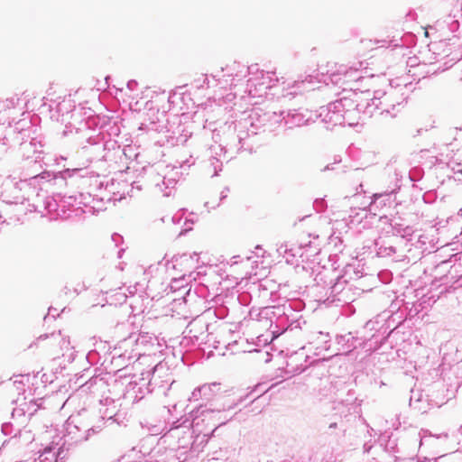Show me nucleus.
I'll return each instance as SVG.
<instances>
[{"label": "nucleus", "mask_w": 462, "mask_h": 462, "mask_svg": "<svg viewBox=\"0 0 462 462\" xmlns=\"http://www.w3.org/2000/svg\"><path fill=\"white\" fill-rule=\"evenodd\" d=\"M405 98L399 91L391 88L387 92L377 90L372 98H361L360 94L353 93L351 97H343L319 110V117L327 125V128L336 125H357L371 118L376 111L379 115L396 116L399 107Z\"/></svg>", "instance_id": "nucleus-1"}, {"label": "nucleus", "mask_w": 462, "mask_h": 462, "mask_svg": "<svg viewBox=\"0 0 462 462\" xmlns=\"http://www.w3.org/2000/svg\"><path fill=\"white\" fill-rule=\"evenodd\" d=\"M282 118L275 112H262L259 109H254L245 118L241 119L237 125L231 123L226 125L224 131L225 145L218 144L221 152L226 149H236L243 147L242 142L246 136L257 134L258 132H273L281 125Z\"/></svg>", "instance_id": "nucleus-2"}, {"label": "nucleus", "mask_w": 462, "mask_h": 462, "mask_svg": "<svg viewBox=\"0 0 462 462\" xmlns=\"http://www.w3.org/2000/svg\"><path fill=\"white\" fill-rule=\"evenodd\" d=\"M226 409L225 407L221 409H211V408H206L202 405L197 408L196 411H192V428L194 429V431H199V427L200 425V422H203L204 420H211L213 430L210 434L204 433L202 436L201 443L207 444L208 442L209 438L213 435V433L216 431V430L226 424V422L228 420L226 417L222 416V411H226Z\"/></svg>", "instance_id": "nucleus-3"}, {"label": "nucleus", "mask_w": 462, "mask_h": 462, "mask_svg": "<svg viewBox=\"0 0 462 462\" xmlns=\"http://www.w3.org/2000/svg\"><path fill=\"white\" fill-rule=\"evenodd\" d=\"M152 370L143 372L139 376L134 375L133 379L126 384L124 397L132 402H137L142 400L146 393H150L151 375L155 372Z\"/></svg>", "instance_id": "nucleus-4"}, {"label": "nucleus", "mask_w": 462, "mask_h": 462, "mask_svg": "<svg viewBox=\"0 0 462 462\" xmlns=\"http://www.w3.org/2000/svg\"><path fill=\"white\" fill-rule=\"evenodd\" d=\"M248 72L254 75L247 80L246 90L252 97H260L273 86L272 72L259 70L256 65L248 67Z\"/></svg>", "instance_id": "nucleus-5"}, {"label": "nucleus", "mask_w": 462, "mask_h": 462, "mask_svg": "<svg viewBox=\"0 0 462 462\" xmlns=\"http://www.w3.org/2000/svg\"><path fill=\"white\" fill-rule=\"evenodd\" d=\"M156 338L150 336L148 333H139L137 335H130L127 338L122 341L125 346L134 345L133 356H141L150 354L155 345Z\"/></svg>", "instance_id": "nucleus-6"}, {"label": "nucleus", "mask_w": 462, "mask_h": 462, "mask_svg": "<svg viewBox=\"0 0 462 462\" xmlns=\"http://www.w3.org/2000/svg\"><path fill=\"white\" fill-rule=\"evenodd\" d=\"M180 172L175 167L164 166L154 179L155 186L163 192L164 196H170L179 179Z\"/></svg>", "instance_id": "nucleus-7"}, {"label": "nucleus", "mask_w": 462, "mask_h": 462, "mask_svg": "<svg viewBox=\"0 0 462 462\" xmlns=\"http://www.w3.org/2000/svg\"><path fill=\"white\" fill-rule=\"evenodd\" d=\"M363 79L361 71L353 67L341 65L338 69L331 74V81L335 84L341 85L344 88H353V83Z\"/></svg>", "instance_id": "nucleus-8"}, {"label": "nucleus", "mask_w": 462, "mask_h": 462, "mask_svg": "<svg viewBox=\"0 0 462 462\" xmlns=\"http://www.w3.org/2000/svg\"><path fill=\"white\" fill-rule=\"evenodd\" d=\"M38 454V457L35 459L36 462H59L66 457L63 445H60L58 442H52L46 446Z\"/></svg>", "instance_id": "nucleus-9"}, {"label": "nucleus", "mask_w": 462, "mask_h": 462, "mask_svg": "<svg viewBox=\"0 0 462 462\" xmlns=\"http://www.w3.org/2000/svg\"><path fill=\"white\" fill-rule=\"evenodd\" d=\"M94 433H96L94 428L81 430L77 425L69 422L67 426V435L65 436L66 439L62 445L64 446L66 442L69 444H78L87 441L90 435Z\"/></svg>", "instance_id": "nucleus-10"}, {"label": "nucleus", "mask_w": 462, "mask_h": 462, "mask_svg": "<svg viewBox=\"0 0 462 462\" xmlns=\"http://www.w3.org/2000/svg\"><path fill=\"white\" fill-rule=\"evenodd\" d=\"M23 406H27V410L23 407H15L12 412L13 420L21 424L32 418L40 408V404H38L36 401L31 400L29 402H23Z\"/></svg>", "instance_id": "nucleus-11"}, {"label": "nucleus", "mask_w": 462, "mask_h": 462, "mask_svg": "<svg viewBox=\"0 0 462 462\" xmlns=\"http://www.w3.org/2000/svg\"><path fill=\"white\" fill-rule=\"evenodd\" d=\"M278 116H281L282 122H284V125L290 128L303 125L310 120V116H307L299 110L283 111L278 114Z\"/></svg>", "instance_id": "nucleus-12"}, {"label": "nucleus", "mask_w": 462, "mask_h": 462, "mask_svg": "<svg viewBox=\"0 0 462 462\" xmlns=\"http://www.w3.org/2000/svg\"><path fill=\"white\" fill-rule=\"evenodd\" d=\"M38 145L41 147L40 143L34 140L30 142H23L20 144V152L25 159H32L34 162H36L40 158L39 154L41 153V151L38 150Z\"/></svg>", "instance_id": "nucleus-13"}, {"label": "nucleus", "mask_w": 462, "mask_h": 462, "mask_svg": "<svg viewBox=\"0 0 462 462\" xmlns=\"http://www.w3.org/2000/svg\"><path fill=\"white\" fill-rule=\"evenodd\" d=\"M312 340L310 341V345H316V355H319L321 350H328L329 348V335L321 331L316 332L311 336Z\"/></svg>", "instance_id": "nucleus-14"}, {"label": "nucleus", "mask_w": 462, "mask_h": 462, "mask_svg": "<svg viewBox=\"0 0 462 462\" xmlns=\"http://www.w3.org/2000/svg\"><path fill=\"white\" fill-rule=\"evenodd\" d=\"M356 339L351 333L337 337V342L341 346L338 350L345 353H349L356 347Z\"/></svg>", "instance_id": "nucleus-15"}, {"label": "nucleus", "mask_w": 462, "mask_h": 462, "mask_svg": "<svg viewBox=\"0 0 462 462\" xmlns=\"http://www.w3.org/2000/svg\"><path fill=\"white\" fill-rule=\"evenodd\" d=\"M203 399L209 401L211 400L220 390V384L218 383H206L201 385Z\"/></svg>", "instance_id": "nucleus-16"}, {"label": "nucleus", "mask_w": 462, "mask_h": 462, "mask_svg": "<svg viewBox=\"0 0 462 462\" xmlns=\"http://www.w3.org/2000/svg\"><path fill=\"white\" fill-rule=\"evenodd\" d=\"M19 99L17 97H10L5 100H0V113L3 110L14 108L16 106Z\"/></svg>", "instance_id": "nucleus-17"}, {"label": "nucleus", "mask_w": 462, "mask_h": 462, "mask_svg": "<svg viewBox=\"0 0 462 462\" xmlns=\"http://www.w3.org/2000/svg\"><path fill=\"white\" fill-rule=\"evenodd\" d=\"M393 227L396 231V233L402 236H408L411 232V229L409 226L402 228V226L399 224L393 225Z\"/></svg>", "instance_id": "nucleus-18"}, {"label": "nucleus", "mask_w": 462, "mask_h": 462, "mask_svg": "<svg viewBox=\"0 0 462 462\" xmlns=\"http://www.w3.org/2000/svg\"><path fill=\"white\" fill-rule=\"evenodd\" d=\"M56 208H57L56 201L51 198H46V199L44 201V208L47 211L51 212V211H55Z\"/></svg>", "instance_id": "nucleus-19"}, {"label": "nucleus", "mask_w": 462, "mask_h": 462, "mask_svg": "<svg viewBox=\"0 0 462 462\" xmlns=\"http://www.w3.org/2000/svg\"><path fill=\"white\" fill-rule=\"evenodd\" d=\"M211 165L213 166L214 171H215L213 176L217 175V172L222 170L221 160L219 158L213 157Z\"/></svg>", "instance_id": "nucleus-20"}, {"label": "nucleus", "mask_w": 462, "mask_h": 462, "mask_svg": "<svg viewBox=\"0 0 462 462\" xmlns=\"http://www.w3.org/2000/svg\"><path fill=\"white\" fill-rule=\"evenodd\" d=\"M199 399H203L201 386L197 387L191 393V396L189 397V401H199Z\"/></svg>", "instance_id": "nucleus-21"}, {"label": "nucleus", "mask_w": 462, "mask_h": 462, "mask_svg": "<svg viewBox=\"0 0 462 462\" xmlns=\"http://www.w3.org/2000/svg\"><path fill=\"white\" fill-rule=\"evenodd\" d=\"M411 393H412V395L411 396V399H410V405L413 406L415 409L422 410V407L417 405V403L421 401L420 398V397L416 398L414 396V392H411Z\"/></svg>", "instance_id": "nucleus-22"}, {"label": "nucleus", "mask_w": 462, "mask_h": 462, "mask_svg": "<svg viewBox=\"0 0 462 462\" xmlns=\"http://www.w3.org/2000/svg\"><path fill=\"white\" fill-rule=\"evenodd\" d=\"M341 286H342V282L338 281L332 287V292H338L341 290Z\"/></svg>", "instance_id": "nucleus-23"}, {"label": "nucleus", "mask_w": 462, "mask_h": 462, "mask_svg": "<svg viewBox=\"0 0 462 462\" xmlns=\"http://www.w3.org/2000/svg\"><path fill=\"white\" fill-rule=\"evenodd\" d=\"M137 86V82L135 80H129L127 82V88L130 89V90H134L135 88V87Z\"/></svg>", "instance_id": "nucleus-24"}, {"label": "nucleus", "mask_w": 462, "mask_h": 462, "mask_svg": "<svg viewBox=\"0 0 462 462\" xmlns=\"http://www.w3.org/2000/svg\"><path fill=\"white\" fill-rule=\"evenodd\" d=\"M219 132L220 131H217V130H214L213 132V135H212V138L215 140L216 143L218 142V137H219ZM222 140L219 139V142H221Z\"/></svg>", "instance_id": "nucleus-25"}, {"label": "nucleus", "mask_w": 462, "mask_h": 462, "mask_svg": "<svg viewBox=\"0 0 462 462\" xmlns=\"http://www.w3.org/2000/svg\"><path fill=\"white\" fill-rule=\"evenodd\" d=\"M178 430H179V426H176L175 428L171 429L169 432L171 436H175Z\"/></svg>", "instance_id": "nucleus-26"}, {"label": "nucleus", "mask_w": 462, "mask_h": 462, "mask_svg": "<svg viewBox=\"0 0 462 462\" xmlns=\"http://www.w3.org/2000/svg\"><path fill=\"white\" fill-rule=\"evenodd\" d=\"M379 197H381V195H380V194H374V196H373V199H373V201H372V202H374V201L375 199H377Z\"/></svg>", "instance_id": "nucleus-27"}, {"label": "nucleus", "mask_w": 462, "mask_h": 462, "mask_svg": "<svg viewBox=\"0 0 462 462\" xmlns=\"http://www.w3.org/2000/svg\"><path fill=\"white\" fill-rule=\"evenodd\" d=\"M388 249L390 253H388L387 254H390L391 253H395V249L393 246H390Z\"/></svg>", "instance_id": "nucleus-28"}, {"label": "nucleus", "mask_w": 462, "mask_h": 462, "mask_svg": "<svg viewBox=\"0 0 462 462\" xmlns=\"http://www.w3.org/2000/svg\"><path fill=\"white\" fill-rule=\"evenodd\" d=\"M328 170H333V168H332V167H330V165H327V166L323 169V171H328Z\"/></svg>", "instance_id": "nucleus-29"}, {"label": "nucleus", "mask_w": 462, "mask_h": 462, "mask_svg": "<svg viewBox=\"0 0 462 462\" xmlns=\"http://www.w3.org/2000/svg\"><path fill=\"white\" fill-rule=\"evenodd\" d=\"M21 184H22V186H23V187L28 188L29 189H31V187H29V185H28L26 182H22Z\"/></svg>", "instance_id": "nucleus-30"}, {"label": "nucleus", "mask_w": 462, "mask_h": 462, "mask_svg": "<svg viewBox=\"0 0 462 462\" xmlns=\"http://www.w3.org/2000/svg\"><path fill=\"white\" fill-rule=\"evenodd\" d=\"M226 197V193H225L224 191H222L221 193V199H225Z\"/></svg>", "instance_id": "nucleus-31"}, {"label": "nucleus", "mask_w": 462, "mask_h": 462, "mask_svg": "<svg viewBox=\"0 0 462 462\" xmlns=\"http://www.w3.org/2000/svg\"><path fill=\"white\" fill-rule=\"evenodd\" d=\"M91 140H92V137H88V142L90 143H96V141H94L93 143H91Z\"/></svg>", "instance_id": "nucleus-32"}, {"label": "nucleus", "mask_w": 462, "mask_h": 462, "mask_svg": "<svg viewBox=\"0 0 462 462\" xmlns=\"http://www.w3.org/2000/svg\"><path fill=\"white\" fill-rule=\"evenodd\" d=\"M190 425L192 426V422H191L190 424H189V425L185 426V428L189 430V426H190ZM187 434H189V430L187 431Z\"/></svg>", "instance_id": "nucleus-33"}, {"label": "nucleus", "mask_w": 462, "mask_h": 462, "mask_svg": "<svg viewBox=\"0 0 462 462\" xmlns=\"http://www.w3.org/2000/svg\"><path fill=\"white\" fill-rule=\"evenodd\" d=\"M184 163H189V164H188V166H190L191 164H193V163H194V162H190V163H189V161H186Z\"/></svg>", "instance_id": "nucleus-34"}, {"label": "nucleus", "mask_w": 462, "mask_h": 462, "mask_svg": "<svg viewBox=\"0 0 462 462\" xmlns=\"http://www.w3.org/2000/svg\"><path fill=\"white\" fill-rule=\"evenodd\" d=\"M17 407H23V402H21ZM25 410H27V406H23Z\"/></svg>", "instance_id": "nucleus-35"}, {"label": "nucleus", "mask_w": 462, "mask_h": 462, "mask_svg": "<svg viewBox=\"0 0 462 462\" xmlns=\"http://www.w3.org/2000/svg\"><path fill=\"white\" fill-rule=\"evenodd\" d=\"M6 429H7V425H4V426H3V431H4L5 433Z\"/></svg>", "instance_id": "nucleus-36"}, {"label": "nucleus", "mask_w": 462, "mask_h": 462, "mask_svg": "<svg viewBox=\"0 0 462 462\" xmlns=\"http://www.w3.org/2000/svg\"><path fill=\"white\" fill-rule=\"evenodd\" d=\"M106 415L108 417V419H112V418H113V415H112V414H109V415H108V414H106Z\"/></svg>", "instance_id": "nucleus-37"}, {"label": "nucleus", "mask_w": 462, "mask_h": 462, "mask_svg": "<svg viewBox=\"0 0 462 462\" xmlns=\"http://www.w3.org/2000/svg\"><path fill=\"white\" fill-rule=\"evenodd\" d=\"M5 221L2 220V216L0 215V224L4 223Z\"/></svg>", "instance_id": "nucleus-38"}, {"label": "nucleus", "mask_w": 462, "mask_h": 462, "mask_svg": "<svg viewBox=\"0 0 462 462\" xmlns=\"http://www.w3.org/2000/svg\"><path fill=\"white\" fill-rule=\"evenodd\" d=\"M145 462H152V461L145 460ZM154 462H162V461L155 460Z\"/></svg>", "instance_id": "nucleus-39"}, {"label": "nucleus", "mask_w": 462, "mask_h": 462, "mask_svg": "<svg viewBox=\"0 0 462 462\" xmlns=\"http://www.w3.org/2000/svg\"><path fill=\"white\" fill-rule=\"evenodd\" d=\"M459 431H460V433L462 434V425H461V426H460V428H459Z\"/></svg>", "instance_id": "nucleus-40"}]
</instances>
